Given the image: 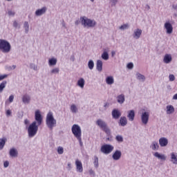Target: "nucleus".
I'll list each match as a JSON object with an SVG mask.
<instances>
[{"mask_svg": "<svg viewBox=\"0 0 177 177\" xmlns=\"http://www.w3.org/2000/svg\"><path fill=\"white\" fill-rule=\"evenodd\" d=\"M80 23L84 28H93L96 26V21L95 19H89L88 17H80Z\"/></svg>", "mask_w": 177, "mask_h": 177, "instance_id": "nucleus-1", "label": "nucleus"}, {"mask_svg": "<svg viewBox=\"0 0 177 177\" xmlns=\"http://www.w3.org/2000/svg\"><path fill=\"white\" fill-rule=\"evenodd\" d=\"M46 124L48 129L51 131L56 127L57 121L53 116V112L49 111L46 117Z\"/></svg>", "mask_w": 177, "mask_h": 177, "instance_id": "nucleus-2", "label": "nucleus"}, {"mask_svg": "<svg viewBox=\"0 0 177 177\" xmlns=\"http://www.w3.org/2000/svg\"><path fill=\"white\" fill-rule=\"evenodd\" d=\"M0 50L2 53H9L12 50V45L8 40L0 39Z\"/></svg>", "mask_w": 177, "mask_h": 177, "instance_id": "nucleus-3", "label": "nucleus"}, {"mask_svg": "<svg viewBox=\"0 0 177 177\" xmlns=\"http://www.w3.org/2000/svg\"><path fill=\"white\" fill-rule=\"evenodd\" d=\"M38 125L37 124V122H32L29 126L27 127V131H28V138H34L35 135H37L38 132Z\"/></svg>", "mask_w": 177, "mask_h": 177, "instance_id": "nucleus-4", "label": "nucleus"}, {"mask_svg": "<svg viewBox=\"0 0 177 177\" xmlns=\"http://www.w3.org/2000/svg\"><path fill=\"white\" fill-rule=\"evenodd\" d=\"M96 125L102 129L106 135H110L111 133V131H110V129L109 128V126H107V123L103 120L102 119H98L95 122Z\"/></svg>", "mask_w": 177, "mask_h": 177, "instance_id": "nucleus-5", "label": "nucleus"}, {"mask_svg": "<svg viewBox=\"0 0 177 177\" xmlns=\"http://www.w3.org/2000/svg\"><path fill=\"white\" fill-rule=\"evenodd\" d=\"M72 133L75 138L82 137V130H81V127L78 124H73L71 128Z\"/></svg>", "mask_w": 177, "mask_h": 177, "instance_id": "nucleus-6", "label": "nucleus"}, {"mask_svg": "<svg viewBox=\"0 0 177 177\" xmlns=\"http://www.w3.org/2000/svg\"><path fill=\"white\" fill-rule=\"evenodd\" d=\"M114 150V146L110 144H105L101 147L100 151L103 154H110Z\"/></svg>", "mask_w": 177, "mask_h": 177, "instance_id": "nucleus-7", "label": "nucleus"}, {"mask_svg": "<svg viewBox=\"0 0 177 177\" xmlns=\"http://www.w3.org/2000/svg\"><path fill=\"white\" fill-rule=\"evenodd\" d=\"M35 120L33 122H36L38 125H41L42 124V115L41 114V111L36 110L35 112Z\"/></svg>", "mask_w": 177, "mask_h": 177, "instance_id": "nucleus-8", "label": "nucleus"}, {"mask_svg": "<svg viewBox=\"0 0 177 177\" xmlns=\"http://www.w3.org/2000/svg\"><path fill=\"white\" fill-rule=\"evenodd\" d=\"M150 118V113L147 111L142 112L141 114V122L144 125H147Z\"/></svg>", "mask_w": 177, "mask_h": 177, "instance_id": "nucleus-9", "label": "nucleus"}, {"mask_svg": "<svg viewBox=\"0 0 177 177\" xmlns=\"http://www.w3.org/2000/svg\"><path fill=\"white\" fill-rule=\"evenodd\" d=\"M164 28L166 30V33L171 35L174 31L172 24L169 21H166L164 24Z\"/></svg>", "mask_w": 177, "mask_h": 177, "instance_id": "nucleus-10", "label": "nucleus"}, {"mask_svg": "<svg viewBox=\"0 0 177 177\" xmlns=\"http://www.w3.org/2000/svg\"><path fill=\"white\" fill-rule=\"evenodd\" d=\"M122 156V152L117 149L112 154V158L113 160H114V161H118V160L121 158Z\"/></svg>", "mask_w": 177, "mask_h": 177, "instance_id": "nucleus-11", "label": "nucleus"}, {"mask_svg": "<svg viewBox=\"0 0 177 177\" xmlns=\"http://www.w3.org/2000/svg\"><path fill=\"white\" fill-rule=\"evenodd\" d=\"M75 164L76 165L77 172H79L80 174L84 172V167H82V162H81V160H76Z\"/></svg>", "mask_w": 177, "mask_h": 177, "instance_id": "nucleus-12", "label": "nucleus"}, {"mask_svg": "<svg viewBox=\"0 0 177 177\" xmlns=\"http://www.w3.org/2000/svg\"><path fill=\"white\" fill-rule=\"evenodd\" d=\"M46 10H48V8L46 6L42 7L41 8L37 9L35 11V15L37 17H41L46 13Z\"/></svg>", "mask_w": 177, "mask_h": 177, "instance_id": "nucleus-13", "label": "nucleus"}, {"mask_svg": "<svg viewBox=\"0 0 177 177\" xmlns=\"http://www.w3.org/2000/svg\"><path fill=\"white\" fill-rule=\"evenodd\" d=\"M142 29H140V28L135 29L133 33V38H134V39H139V38L142 37Z\"/></svg>", "mask_w": 177, "mask_h": 177, "instance_id": "nucleus-14", "label": "nucleus"}, {"mask_svg": "<svg viewBox=\"0 0 177 177\" xmlns=\"http://www.w3.org/2000/svg\"><path fill=\"white\" fill-rule=\"evenodd\" d=\"M111 115L114 120H118L121 117V111L117 109H114L111 112Z\"/></svg>", "mask_w": 177, "mask_h": 177, "instance_id": "nucleus-15", "label": "nucleus"}, {"mask_svg": "<svg viewBox=\"0 0 177 177\" xmlns=\"http://www.w3.org/2000/svg\"><path fill=\"white\" fill-rule=\"evenodd\" d=\"M170 161L174 165H177V153L176 152L170 153Z\"/></svg>", "mask_w": 177, "mask_h": 177, "instance_id": "nucleus-16", "label": "nucleus"}, {"mask_svg": "<svg viewBox=\"0 0 177 177\" xmlns=\"http://www.w3.org/2000/svg\"><path fill=\"white\" fill-rule=\"evenodd\" d=\"M159 145L160 147H165L168 145V139L165 137H162L159 139Z\"/></svg>", "mask_w": 177, "mask_h": 177, "instance_id": "nucleus-17", "label": "nucleus"}, {"mask_svg": "<svg viewBox=\"0 0 177 177\" xmlns=\"http://www.w3.org/2000/svg\"><path fill=\"white\" fill-rule=\"evenodd\" d=\"M9 156L12 158H15L19 156V151L15 147L11 148L9 151Z\"/></svg>", "mask_w": 177, "mask_h": 177, "instance_id": "nucleus-18", "label": "nucleus"}, {"mask_svg": "<svg viewBox=\"0 0 177 177\" xmlns=\"http://www.w3.org/2000/svg\"><path fill=\"white\" fill-rule=\"evenodd\" d=\"M154 157L158 158V160H161L162 161H165L167 160V156L165 154L160 153L158 152H155L153 153Z\"/></svg>", "mask_w": 177, "mask_h": 177, "instance_id": "nucleus-19", "label": "nucleus"}, {"mask_svg": "<svg viewBox=\"0 0 177 177\" xmlns=\"http://www.w3.org/2000/svg\"><path fill=\"white\" fill-rule=\"evenodd\" d=\"M116 100L119 104H124L125 102V95L120 94L116 97Z\"/></svg>", "mask_w": 177, "mask_h": 177, "instance_id": "nucleus-20", "label": "nucleus"}, {"mask_svg": "<svg viewBox=\"0 0 177 177\" xmlns=\"http://www.w3.org/2000/svg\"><path fill=\"white\" fill-rule=\"evenodd\" d=\"M172 62V55L171 54H166L163 58V62L165 64H169Z\"/></svg>", "mask_w": 177, "mask_h": 177, "instance_id": "nucleus-21", "label": "nucleus"}, {"mask_svg": "<svg viewBox=\"0 0 177 177\" xmlns=\"http://www.w3.org/2000/svg\"><path fill=\"white\" fill-rule=\"evenodd\" d=\"M96 70H97L100 73H102L103 71V61L100 59H97L96 62Z\"/></svg>", "mask_w": 177, "mask_h": 177, "instance_id": "nucleus-22", "label": "nucleus"}, {"mask_svg": "<svg viewBox=\"0 0 177 177\" xmlns=\"http://www.w3.org/2000/svg\"><path fill=\"white\" fill-rule=\"evenodd\" d=\"M22 102L24 104H29L30 102H31V97L27 94L24 95L22 97Z\"/></svg>", "mask_w": 177, "mask_h": 177, "instance_id": "nucleus-23", "label": "nucleus"}, {"mask_svg": "<svg viewBox=\"0 0 177 177\" xmlns=\"http://www.w3.org/2000/svg\"><path fill=\"white\" fill-rule=\"evenodd\" d=\"M127 118L129 121H133L135 120V111L130 110L127 112Z\"/></svg>", "mask_w": 177, "mask_h": 177, "instance_id": "nucleus-24", "label": "nucleus"}, {"mask_svg": "<svg viewBox=\"0 0 177 177\" xmlns=\"http://www.w3.org/2000/svg\"><path fill=\"white\" fill-rule=\"evenodd\" d=\"M77 86L81 88V89H84V87L85 86V80L82 77L80 78L77 80Z\"/></svg>", "mask_w": 177, "mask_h": 177, "instance_id": "nucleus-25", "label": "nucleus"}, {"mask_svg": "<svg viewBox=\"0 0 177 177\" xmlns=\"http://www.w3.org/2000/svg\"><path fill=\"white\" fill-rule=\"evenodd\" d=\"M136 77L138 81H140V82H145V81H146V77L140 73H137Z\"/></svg>", "mask_w": 177, "mask_h": 177, "instance_id": "nucleus-26", "label": "nucleus"}, {"mask_svg": "<svg viewBox=\"0 0 177 177\" xmlns=\"http://www.w3.org/2000/svg\"><path fill=\"white\" fill-rule=\"evenodd\" d=\"M70 111L73 114L78 113V106L75 104H72L70 107Z\"/></svg>", "mask_w": 177, "mask_h": 177, "instance_id": "nucleus-27", "label": "nucleus"}, {"mask_svg": "<svg viewBox=\"0 0 177 177\" xmlns=\"http://www.w3.org/2000/svg\"><path fill=\"white\" fill-rule=\"evenodd\" d=\"M105 82H106V84H107V85H113V84H114V77L113 76L106 77Z\"/></svg>", "mask_w": 177, "mask_h": 177, "instance_id": "nucleus-28", "label": "nucleus"}, {"mask_svg": "<svg viewBox=\"0 0 177 177\" xmlns=\"http://www.w3.org/2000/svg\"><path fill=\"white\" fill-rule=\"evenodd\" d=\"M150 147L151 150L157 151L158 150V149H160V145H158V142H157L156 141H153L151 144Z\"/></svg>", "mask_w": 177, "mask_h": 177, "instance_id": "nucleus-29", "label": "nucleus"}, {"mask_svg": "<svg viewBox=\"0 0 177 177\" xmlns=\"http://www.w3.org/2000/svg\"><path fill=\"white\" fill-rule=\"evenodd\" d=\"M119 124H120L121 127H125L127 124H128V120H127V117L122 116L120 119Z\"/></svg>", "mask_w": 177, "mask_h": 177, "instance_id": "nucleus-30", "label": "nucleus"}, {"mask_svg": "<svg viewBox=\"0 0 177 177\" xmlns=\"http://www.w3.org/2000/svg\"><path fill=\"white\" fill-rule=\"evenodd\" d=\"M175 111V108L172 105H167L166 106V113L167 114H172Z\"/></svg>", "mask_w": 177, "mask_h": 177, "instance_id": "nucleus-31", "label": "nucleus"}, {"mask_svg": "<svg viewBox=\"0 0 177 177\" xmlns=\"http://www.w3.org/2000/svg\"><path fill=\"white\" fill-rule=\"evenodd\" d=\"M57 64V59L53 57L48 59V66H56Z\"/></svg>", "mask_w": 177, "mask_h": 177, "instance_id": "nucleus-32", "label": "nucleus"}, {"mask_svg": "<svg viewBox=\"0 0 177 177\" xmlns=\"http://www.w3.org/2000/svg\"><path fill=\"white\" fill-rule=\"evenodd\" d=\"M6 140V138H0V150H2L5 147Z\"/></svg>", "mask_w": 177, "mask_h": 177, "instance_id": "nucleus-33", "label": "nucleus"}, {"mask_svg": "<svg viewBox=\"0 0 177 177\" xmlns=\"http://www.w3.org/2000/svg\"><path fill=\"white\" fill-rule=\"evenodd\" d=\"M24 28L25 30L26 34H28V31H30V24H28V21L24 22Z\"/></svg>", "mask_w": 177, "mask_h": 177, "instance_id": "nucleus-34", "label": "nucleus"}, {"mask_svg": "<svg viewBox=\"0 0 177 177\" xmlns=\"http://www.w3.org/2000/svg\"><path fill=\"white\" fill-rule=\"evenodd\" d=\"M101 57L103 60H109V53H107L106 51H104L101 55Z\"/></svg>", "mask_w": 177, "mask_h": 177, "instance_id": "nucleus-35", "label": "nucleus"}, {"mask_svg": "<svg viewBox=\"0 0 177 177\" xmlns=\"http://www.w3.org/2000/svg\"><path fill=\"white\" fill-rule=\"evenodd\" d=\"M88 67L89 70H93V67H95V62L93 60L90 59L88 62Z\"/></svg>", "mask_w": 177, "mask_h": 177, "instance_id": "nucleus-36", "label": "nucleus"}, {"mask_svg": "<svg viewBox=\"0 0 177 177\" xmlns=\"http://www.w3.org/2000/svg\"><path fill=\"white\" fill-rule=\"evenodd\" d=\"M6 84H8V82L6 81H3L0 84V92H3V89H5V88H6Z\"/></svg>", "mask_w": 177, "mask_h": 177, "instance_id": "nucleus-37", "label": "nucleus"}, {"mask_svg": "<svg viewBox=\"0 0 177 177\" xmlns=\"http://www.w3.org/2000/svg\"><path fill=\"white\" fill-rule=\"evenodd\" d=\"M93 164L95 168H99V158L97 156H94Z\"/></svg>", "mask_w": 177, "mask_h": 177, "instance_id": "nucleus-38", "label": "nucleus"}, {"mask_svg": "<svg viewBox=\"0 0 177 177\" xmlns=\"http://www.w3.org/2000/svg\"><path fill=\"white\" fill-rule=\"evenodd\" d=\"M115 140H117L118 143H122V142H124V138L121 135H118L115 137Z\"/></svg>", "mask_w": 177, "mask_h": 177, "instance_id": "nucleus-39", "label": "nucleus"}, {"mask_svg": "<svg viewBox=\"0 0 177 177\" xmlns=\"http://www.w3.org/2000/svg\"><path fill=\"white\" fill-rule=\"evenodd\" d=\"M29 66L30 68H32L34 71H38V66L35 65V64L30 63Z\"/></svg>", "mask_w": 177, "mask_h": 177, "instance_id": "nucleus-40", "label": "nucleus"}, {"mask_svg": "<svg viewBox=\"0 0 177 177\" xmlns=\"http://www.w3.org/2000/svg\"><path fill=\"white\" fill-rule=\"evenodd\" d=\"M57 151L58 154H63V153H64V148H63V147H58L57 149Z\"/></svg>", "mask_w": 177, "mask_h": 177, "instance_id": "nucleus-41", "label": "nucleus"}, {"mask_svg": "<svg viewBox=\"0 0 177 177\" xmlns=\"http://www.w3.org/2000/svg\"><path fill=\"white\" fill-rule=\"evenodd\" d=\"M120 30H128V28H129V24H124L123 25H122L121 26H120Z\"/></svg>", "mask_w": 177, "mask_h": 177, "instance_id": "nucleus-42", "label": "nucleus"}, {"mask_svg": "<svg viewBox=\"0 0 177 177\" xmlns=\"http://www.w3.org/2000/svg\"><path fill=\"white\" fill-rule=\"evenodd\" d=\"M60 69L59 68H54L50 71L51 74H59Z\"/></svg>", "mask_w": 177, "mask_h": 177, "instance_id": "nucleus-43", "label": "nucleus"}, {"mask_svg": "<svg viewBox=\"0 0 177 177\" xmlns=\"http://www.w3.org/2000/svg\"><path fill=\"white\" fill-rule=\"evenodd\" d=\"M111 2V6H115L117 5L118 0H110Z\"/></svg>", "mask_w": 177, "mask_h": 177, "instance_id": "nucleus-44", "label": "nucleus"}, {"mask_svg": "<svg viewBox=\"0 0 177 177\" xmlns=\"http://www.w3.org/2000/svg\"><path fill=\"white\" fill-rule=\"evenodd\" d=\"M127 67L129 68V70H132V68H133V63L129 62L127 64Z\"/></svg>", "mask_w": 177, "mask_h": 177, "instance_id": "nucleus-45", "label": "nucleus"}, {"mask_svg": "<svg viewBox=\"0 0 177 177\" xmlns=\"http://www.w3.org/2000/svg\"><path fill=\"white\" fill-rule=\"evenodd\" d=\"M73 169V166H72V165H71V162H68L67 163V166H66V169L68 170V171H71V169Z\"/></svg>", "mask_w": 177, "mask_h": 177, "instance_id": "nucleus-46", "label": "nucleus"}, {"mask_svg": "<svg viewBox=\"0 0 177 177\" xmlns=\"http://www.w3.org/2000/svg\"><path fill=\"white\" fill-rule=\"evenodd\" d=\"M14 99H15V95H10L9 98H8L9 103H13Z\"/></svg>", "mask_w": 177, "mask_h": 177, "instance_id": "nucleus-47", "label": "nucleus"}, {"mask_svg": "<svg viewBox=\"0 0 177 177\" xmlns=\"http://www.w3.org/2000/svg\"><path fill=\"white\" fill-rule=\"evenodd\" d=\"M24 122L26 127V129L28 128L30 126V120L28 119H25Z\"/></svg>", "mask_w": 177, "mask_h": 177, "instance_id": "nucleus-48", "label": "nucleus"}, {"mask_svg": "<svg viewBox=\"0 0 177 177\" xmlns=\"http://www.w3.org/2000/svg\"><path fill=\"white\" fill-rule=\"evenodd\" d=\"M169 81L171 82H174V81H175V75H169Z\"/></svg>", "mask_w": 177, "mask_h": 177, "instance_id": "nucleus-49", "label": "nucleus"}, {"mask_svg": "<svg viewBox=\"0 0 177 177\" xmlns=\"http://www.w3.org/2000/svg\"><path fill=\"white\" fill-rule=\"evenodd\" d=\"M8 75H0V81H2V80H5V78H8Z\"/></svg>", "mask_w": 177, "mask_h": 177, "instance_id": "nucleus-50", "label": "nucleus"}, {"mask_svg": "<svg viewBox=\"0 0 177 177\" xmlns=\"http://www.w3.org/2000/svg\"><path fill=\"white\" fill-rule=\"evenodd\" d=\"M8 16H15V15H16V12H15V11L12 10H8Z\"/></svg>", "mask_w": 177, "mask_h": 177, "instance_id": "nucleus-51", "label": "nucleus"}, {"mask_svg": "<svg viewBox=\"0 0 177 177\" xmlns=\"http://www.w3.org/2000/svg\"><path fill=\"white\" fill-rule=\"evenodd\" d=\"M76 139L78 140L80 146H82V145H83V143H82V137H77Z\"/></svg>", "mask_w": 177, "mask_h": 177, "instance_id": "nucleus-52", "label": "nucleus"}, {"mask_svg": "<svg viewBox=\"0 0 177 177\" xmlns=\"http://www.w3.org/2000/svg\"><path fill=\"white\" fill-rule=\"evenodd\" d=\"M3 167H4V168H8V167H9V161L6 160V161L3 162Z\"/></svg>", "mask_w": 177, "mask_h": 177, "instance_id": "nucleus-53", "label": "nucleus"}, {"mask_svg": "<svg viewBox=\"0 0 177 177\" xmlns=\"http://www.w3.org/2000/svg\"><path fill=\"white\" fill-rule=\"evenodd\" d=\"M6 114L7 115V117H9V115H12V111L10 110H7L6 112Z\"/></svg>", "mask_w": 177, "mask_h": 177, "instance_id": "nucleus-54", "label": "nucleus"}, {"mask_svg": "<svg viewBox=\"0 0 177 177\" xmlns=\"http://www.w3.org/2000/svg\"><path fill=\"white\" fill-rule=\"evenodd\" d=\"M13 27H15V28H17V27H19V24L17 23V21H14Z\"/></svg>", "mask_w": 177, "mask_h": 177, "instance_id": "nucleus-55", "label": "nucleus"}, {"mask_svg": "<svg viewBox=\"0 0 177 177\" xmlns=\"http://www.w3.org/2000/svg\"><path fill=\"white\" fill-rule=\"evenodd\" d=\"M88 172H89V174H90L91 175H92L93 176H95V171H94L93 169H90V170L88 171Z\"/></svg>", "mask_w": 177, "mask_h": 177, "instance_id": "nucleus-56", "label": "nucleus"}, {"mask_svg": "<svg viewBox=\"0 0 177 177\" xmlns=\"http://www.w3.org/2000/svg\"><path fill=\"white\" fill-rule=\"evenodd\" d=\"M62 26L64 27V28H67V26H66V22H64V21H62Z\"/></svg>", "mask_w": 177, "mask_h": 177, "instance_id": "nucleus-57", "label": "nucleus"}, {"mask_svg": "<svg viewBox=\"0 0 177 177\" xmlns=\"http://www.w3.org/2000/svg\"><path fill=\"white\" fill-rule=\"evenodd\" d=\"M173 100H177V93L173 96Z\"/></svg>", "mask_w": 177, "mask_h": 177, "instance_id": "nucleus-58", "label": "nucleus"}, {"mask_svg": "<svg viewBox=\"0 0 177 177\" xmlns=\"http://www.w3.org/2000/svg\"><path fill=\"white\" fill-rule=\"evenodd\" d=\"M173 9H174L175 10H177V4H174L172 6Z\"/></svg>", "mask_w": 177, "mask_h": 177, "instance_id": "nucleus-59", "label": "nucleus"}, {"mask_svg": "<svg viewBox=\"0 0 177 177\" xmlns=\"http://www.w3.org/2000/svg\"><path fill=\"white\" fill-rule=\"evenodd\" d=\"M75 26H78V24H80V20H76L75 21Z\"/></svg>", "mask_w": 177, "mask_h": 177, "instance_id": "nucleus-60", "label": "nucleus"}, {"mask_svg": "<svg viewBox=\"0 0 177 177\" xmlns=\"http://www.w3.org/2000/svg\"><path fill=\"white\" fill-rule=\"evenodd\" d=\"M109 106H110V104L109 103H105L104 105V107H109Z\"/></svg>", "mask_w": 177, "mask_h": 177, "instance_id": "nucleus-61", "label": "nucleus"}, {"mask_svg": "<svg viewBox=\"0 0 177 177\" xmlns=\"http://www.w3.org/2000/svg\"><path fill=\"white\" fill-rule=\"evenodd\" d=\"M111 55H112V56H114V55H115V52L112 51V52H111Z\"/></svg>", "mask_w": 177, "mask_h": 177, "instance_id": "nucleus-62", "label": "nucleus"}, {"mask_svg": "<svg viewBox=\"0 0 177 177\" xmlns=\"http://www.w3.org/2000/svg\"><path fill=\"white\" fill-rule=\"evenodd\" d=\"M146 7L147 8L148 10H149V9H150V6L147 5Z\"/></svg>", "mask_w": 177, "mask_h": 177, "instance_id": "nucleus-63", "label": "nucleus"}, {"mask_svg": "<svg viewBox=\"0 0 177 177\" xmlns=\"http://www.w3.org/2000/svg\"><path fill=\"white\" fill-rule=\"evenodd\" d=\"M12 67H13V68H16V66L15 65H13Z\"/></svg>", "mask_w": 177, "mask_h": 177, "instance_id": "nucleus-64", "label": "nucleus"}]
</instances>
